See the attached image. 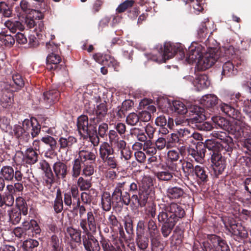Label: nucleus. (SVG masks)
I'll return each mask as SVG.
<instances>
[{
  "mask_svg": "<svg viewBox=\"0 0 251 251\" xmlns=\"http://www.w3.org/2000/svg\"><path fill=\"white\" fill-rule=\"evenodd\" d=\"M205 146L211 151L210 154L212 166L215 175L218 176L222 173L226 166L225 158L220 153L221 145L211 140H207L205 142Z\"/></svg>",
  "mask_w": 251,
  "mask_h": 251,
  "instance_id": "obj_1",
  "label": "nucleus"
},
{
  "mask_svg": "<svg viewBox=\"0 0 251 251\" xmlns=\"http://www.w3.org/2000/svg\"><path fill=\"white\" fill-rule=\"evenodd\" d=\"M152 185V182L150 177H145L142 179V185L139 186V195H133L131 197V201L136 206L145 205Z\"/></svg>",
  "mask_w": 251,
  "mask_h": 251,
  "instance_id": "obj_2",
  "label": "nucleus"
},
{
  "mask_svg": "<svg viewBox=\"0 0 251 251\" xmlns=\"http://www.w3.org/2000/svg\"><path fill=\"white\" fill-rule=\"evenodd\" d=\"M97 121H95V118H90V123L88 118L85 115H81L77 119V126L79 134L82 136H90L94 133H96Z\"/></svg>",
  "mask_w": 251,
  "mask_h": 251,
  "instance_id": "obj_3",
  "label": "nucleus"
},
{
  "mask_svg": "<svg viewBox=\"0 0 251 251\" xmlns=\"http://www.w3.org/2000/svg\"><path fill=\"white\" fill-rule=\"evenodd\" d=\"M114 150L106 142L100 145L99 149L100 158L105 166L111 169H115L117 166V160L114 155Z\"/></svg>",
  "mask_w": 251,
  "mask_h": 251,
  "instance_id": "obj_4",
  "label": "nucleus"
},
{
  "mask_svg": "<svg viewBox=\"0 0 251 251\" xmlns=\"http://www.w3.org/2000/svg\"><path fill=\"white\" fill-rule=\"evenodd\" d=\"M160 209L159 212L166 213L168 217L167 218L172 221L174 220L176 223L179 219L183 218L185 215L183 208L179 204L175 202H172L168 205L161 204Z\"/></svg>",
  "mask_w": 251,
  "mask_h": 251,
  "instance_id": "obj_5",
  "label": "nucleus"
},
{
  "mask_svg": "<svg viewBox=\"0 0 251 251\" xmlns=\"http://www.w3.org/2000/svg\"><path fill=\"white\" fill-rule=\"evenodd\" d=\"M219 58L218 51L216 49H210L197 61L198 69L205 70L211 67Z\"/></svg>",
  "mask_w": 251,
  "mask_h": 251,
  "instance_id": "obj_6",
  "label": "nucleus"
},
{
  "mask_svg": "<svg viewBox=\"0 0 251 251\" xmlns=\"http://www.w3.org/2000/svg\"><path fill=\"white\" fill-rule=\"evenodd\" d=\"M234 121L230 123L227 132L234 135L237 139H240L244 135V130L246 125L243 118L240 115L239 119H234Z\"/></svg>",
  "mask_w": 251,
  "mask_h": 251,
  "instance_id": "obj_7",
  "label": "nucleus"
},
{
  "mask_svg": "<svg viewBox=\"0 0 251 251\" xmlns=\"http://www.w3.org/2000/svg\"><path fill=\"white\" fill-rule=\"evenodd\" d=\"M203 48L200 44L194 42L190 47L187 56L186 61L189 63H197L202 56Z\"/></svg>",
  "mask_w": 251,
  "mask_h": 251,
  "instance_id": "obj_8",
  "label": "nucleus"
},
{
  "mask_svg": "<svg viewBox=\"0 0 251 251\" xmlns=\"http://www.w3.org/2000/svg\"><path fill=\"white\" fill-rule=\"evenodd\" d=\"M80 226L84 233L88 234L90 231L96 230V223L93 213L90 211L87 213V218L80 220Z\"/></svg>",
  "mask_w": 251,
  "mask_h": 251,
  "instance_id": "obj_9",
  "label": "nucleus"
},
{
  "mask_svg": "<svg viewBox=\"0 0 251 251\" xmlns=\"http://www.w3.org/2000/svg\"><path fill=\"white\" fill-rule=\"evenodd\" d=\"M167 215L163 212H159L158 215V220L159 222L163 223L161 228V232L165 237H167L171 232L172 229L176 223L167 218Z\"/></svg>",
  "mask_w": 251,
  "mask_h": 251,
  "instance_id": "obj_10",
  "label": "nucleus"
},
{
  "mask_svg": "<svg viewBox=\"0 0 251 251\" xmlns=\"http://www.w3.org/2000/svg\"><path fill=\"white\" fill-rule=\"evenodd\" d=\"M175 53V50L170 44H165L163 51L159 53L158 56H153L151 59L159 63H163L166 60L173 57Z\"/></svg>",
  "mask_w": 251,
  "mask_h": 251,
  "instance_id": "obj_11",
  "label": "nucleus"
},
{
  "mask_svg": "<svg viewBox=\"0 0 251 251\" xmlns=\"http://www.w3.org/2000/svg\"><path fill=\"white\" fill-rule=\"evenodd\" d=\"M188 79L192 81L194 86L197 91H201L207 88L210 85L208 76L205 75H196L194 79L192 76H188Z\"/></svg>",
  "mask_w": 251,
  "mask_h": 251,
  "instance_id": "obj_12",
  "label": "nucleus"
},
{
  "mask_svg": "<svg viewBox=\"0 0 251 251\" xmlns=\"http://www.w3.org/2000/svg\"><path fill=\"white\" fill-rule=\"evenodd\" d=\"M203 112V108L196 105L192 106L190 108L189 120L192 123H201L205 118Z\"/></svg>",
  "mask_w": 251,
  "mask_h": 251,
  "instance_id": "obj_13",
  "label": "nucleus"
},
{
  "mask_svg": "<svg viewBox=\"0 0 251 251\" xmlns=\"http://www.w3.org/2000/svg\"><path fill=\"white\" fill-rule=\"evenodd\" d=\"M189 154L192 156L195 161L200 163H202L205 156V149L202 145L197 146L195 148H189Z\"/></svg>",
  "mask_w": 251,
  "mask_h": 251,
  "instance_id": "obj_14",
  "label": "nucleus"
},
{
  "mask_svg": "<svg viewBox=\"0 0 251 251\" xmlns=\"http://www.w3.org/2000/svg\"><path fill=\"white\" fill-rule=\"evenodd\" d=\"M93 58L97 62L106 67H115L117 65L116 61L109 55L98 53L93 55Z\"/></svg>",
  "mask_w": 251,
  "mask_h": 251,
  "instance_id": "obj_15",
  "label": "nucleus"
},
{
  "mask_svg": "<svg viewBox=\"0 0 251 251\" xmlns=\"http://www.w3.org/2000/svg\"><path fill=\"white\" fill-rule=\"evenodd\" d=\"M53 170L58 179H64L68 173L67 165L61 161L56 162L53 164Z\"/></svg>",
  "mask_w": 251,
  "mask_h": 251,
  "instance_id": "obj_16",
  "label": "nucleus"
},
{
  "mask_svg": "<svg viewBox=\"0 0 251 251\" xmlns=\"http://www.w3.org/2000/svg\"><path fill=\"white\" fill-rule=\"evenodd\" d=\"M96 157V156L95 152L90 151L88 148H82L78 151V156L76 158L78 159L80 162L84 164L87 161L90 162L95 161Z\"/></svg>",
  "mask_w": 251,
  "mask_h": 251,
  "instance_id": "obj_17",
  "label": "nucleus"
},
{
  "mask_svg": "<svg viewBox=\"0 0 251 251\" xmlns=\"http://www.w3.org/2000/svg\"><path fill=\"white\" fill-rule=\"evenodd\" d=\"M167 167L170 170V171L165 169L157 173L156 176L159 179L163 181H168L172 179L173 177V173L171 171L173 172L176 171V165L175 163H174L170 164L168 163Z\"/></svg>",
  "mask_w": 251,
  "mask_h": 251,
  "instance_id": "obj_18",
  "label": "nucleus"
},
{
  "mask_svg": "<svg viewBox=\"0 0 251 251\" xmlns=\"http://www.w3.org/2000/svg\"><path fill=\"white\" fill-rule=\"evenodd\" d=\"M109 140L112 146L121 151L126 149V143L125 141L120 139L117 132L114 130H110L109 132Z\"/></svg>",
  "mask_w": 251,
  "mask_h": 251,
  "instance_id": "obj_19",
  "label": "nucleus"
},
{
  "mask_svg": "<svg viewBox=\"0 0 251 251\" xmlns=\"http://www.w3.org/2000/svg\"><path fill=\"white\" fill-rule=\"evenodd\" d=\"M219 106L221 110L223 113L233 119H239L240 117L241 114L240 112L230 105L225 103H221Z\"/></svg>",
  "mask_w": 251,
  "mask_h": 251,
  "instance_id": "obj_20",
  "label": "nucleus"
},
{
  "mask_svg": "<svg viewBox=\"0 0 251 251\" xmlns=\"http://www.w3.org/2000/svg\"><path fill=\"white\" fill-rule=\"evenodd\" d=\"M193 175L196 176L198 181L201 182H206L208 180V173L207 169L203 166L198 165L194 167Z\"/></svg>",
  "mask_w": 251,
  "mask_h": 251,
  "instance_id": "obj_21",
  "label": "nucleus"
},
{
  "mask_svg": "<svg viewBox=\"0 0 251 251\" xmlns=\"http://www.w3.org/2000/svg\"><path fill=\"white\" fill-rule=\"evenodd\" d=\"M61 61L60 57L56 53L49 54L47 57V68L50 71L56 70L58 69V64Z\"/></svg>",
  "mask_w": 251,
  "mask_h": 251,
  "instance_id": "obj_22",
  "label": "nucleus"
},
{
  "mask_svg": "<svg viewBox=\"0 0 251 251\" xmlns=\"http://www.w3.org/2000/svg\"><path fill=\"white\" fill-rule=\"evenodd\" d=\"M38 153L33 148H28L23 157L24 161L28 164H34L38 161Z\"/></svg>",
  "mask_w": 251,
  "mask_h": 251,
  "instance_id": "obj_23",
  "label": "nucleus"
},
{
  "mask_svg": "<svg viewBox=\"0 0 251 251\" xmlns=\"http://www.w3.org/2000/svg\"><path fill=\"white\" fill-rule=\"evenodd\" d=\"M44 100L49 105H50L59 100V92L56 89H52L44 93Z\"/></svg>",
  "mask_w": 251,
  "mask_h": 251,
  "instance_id": "obj_24",
  "label": "nucleus"
},
{
  "mask_svg": "<svg viewBox=\"0 0 251 251\" xmlns=\"http://www.w3.org/2000/svg\"><path fill=\"white\" fill-rule=\"evenodd\" d=\"M83 244L87 251H100V250L98 240L94 238L83 239Z\"/></svg>",
  "mask_w": 251,
  "mask_h": 251,
  "instance_id": "obj_25",
  "label": "nucleus"
},
{
  "mask_svg": "<svg viewBox=\"0 0 251 251\" xmlns=\"http://www.w3.org/2000/svg\"><path fill=\"white\" fill-rule=\"evenodd\" d=\"M219 101L218 98L213 94H208L202 97L201 103L207 108H213L216 106Z\"/></svg>",
  "mask_w": 251,
  "mask_h": 251,
  "instance_id": "obj_26",
  "label": "nucleus"
},
{
  "mask_svg": "<svg viewBox=\"0 0 251 251\" xmlns=\"http://www.w3.org/2000/svg\"><path fill=\"white\" fill-rule=\"evenodd\" d=\"M107 108L105 103H101L97 106L93 111L94 117L95 118V121H98V124L100 122V120L105 116L107 113Z\"/></svg>",
  "mask_w": 251,
  "mask_h": 251,
  "instance_id": "obj_27",
  "label": "nucleus"
},
{
  "mask_svg": "<svg viewBox=\"0 0 251 251\" xmlns=\"http://www.w3.org/2000/svg\"><path fill=\"white\" fill-rule=\"evenodd\" d=\"M212 120L216 128H221L226 131L229 130L230 123L225 118L216 116L212 118Z\"/></svg>",
  "mask_w": 251,
  "mask_h": 251,
  "instance_id": "obj_28",
  "label": "nucleus"
},
{
  "mask_svg": "<svg viewBox=\"0 0 251 251\" xmlns=\"http://www.w3.org/2000/svg\"><path fill=\"white\" fill-rule=\"evenodd\" d=\"M0 174L4 180L10 181L14 178V170L11 166H4L1 168Z\"/></svg>",
  "mask_w": 251,
  "mask_h": 251,
  "instance_id": "obj_29",
  "label": "nucleus"
},
{
  "mask_svg": "<svg viewBox=\"0 0 251 251\" xmlns=\"http://www.w3.org/2000/svg\"><path fill=\"white\" fill-rule=\"evenodd\" d=\"M76 139L72 136L60 137L59 140L60 148L62 149H69L76 142Z\"/></svg>",
  "mask_w": 251,
  "mask_h": 251,
  "instance_id": "obj_30",
  "label": "nucleus"
},
{
  "mask_svg": "<svg viewBox=\"0 0 251 251\" xmlns=\"http://www.w3.org/2000/svg\"><path fill=\"white\" fill-rule=\"evenodd\" d=\"M155 124L159 126H165L167 125L171 129L174 126L173 119L169 118L167 121L165 116L163 115L159 116L156 118Z\"/></svg>",
  "mask_w": 251,
  "mask_h": 251,
  "instance_id": "obj_31",
  "label": "nucleus"
},
{
  "mask_svg": "<svg viewBox=\"0 0 251 251\" xmlns=\"http://www.w3.org/2000/svg\"><path fill=\"white\" fill-rule=\"evenodd\" d=\"M23 226L25 230L31 229L35 234H39L41 232V229L36 221L31 220L29 222L24 221L23 224Z\"/></svg>",
  "mask_w": 251,
  "mask_h": 251,
  "instance_id": "obj_32",
  "label": "nucleus"
},
{
  "mask_svg": "<svg viewBox=\"0 0 251 251\" xmlns=\"http://www.w3.org/2000/svg\"><path fill=\"white\" fill-rule=\"evenodd\" d=\"M126 184V181L119 182L117 183L116 187L112 194V198L116 202L118 203L122 201V190H124V187Z\"/></svg>",
  "mask_w": 251,
  "mask_h": 251,
  "instance_id": "obj_33",
  "label": "nucleus"
},
{
  "mask_svg": "<svg viewBox=\"0 0 251 251\" xmlns=\"http://www.w3.org/2000/svg\"><path fill=\"white\" fill-rule=\"evenodd\" d=\"M111 197L109 193L105 192L103 193L101 198V205L102 209L108 211L111 207Z\"/></svg>",
  "mask_w": 251,
  "mask_h": 251,
  "instance_id": "obj_34",
  "label": "nucleus"
},
{
  "mask_svg": "<svg viewBox=\"0 0 251 251\" xmlns=\"http://www.w3.org/2000/svg\"><path fill=\"white\" fill-rule=\"evenodd\" d=\"M137 238L136 242L138 247L142 251H145L148 246L149 239L148 238L145 236L144 233H136Z\"/></svg>",
  "mask_w": 251,
  "mask_h": 251,
  "instance_id": "obj_35",
  "label": "nucleus"
},
{
  "mask_svg": "<svg viewBox=\"0 0 251 251\" xmlns=\"http://www.w3.org/2000/svg\"><path fill=\"white\" fill-rule=\"evenodd\" d=\"M4 25L12 33L16 32L17 29L22 30L24 29V25L17 21L7 20L4 22Z\"/></svg>",
  "mask_w": 251,
  "mask_h": 251,
  "instance_id": "obj_36",
  "label": "nucleus"
},
{
  "mask_svg": "<svg viewBox=\"0 0 251 251\" xmlns=\"http://www.w3.org/2000/svg\"><path fill=\"white\" fill-rule=\"evenodd\" d=\"M13 131L16 137L20 138L19 145L26 146L25 144L27 142H25V135H24V131L22 126L19 125H15L13 128Z\"/></svg>",
  "mask_w": 251,
  "mask_h": 251,
  "instance_id": "obj_37",
  "label": "nucleus"
},
{
  "mask_svg": "<svg viewBox=\"0 0 251 251\" xmlns=\"http://www.w3.org/2000/svg\"><path fill=\"white\" fill-rule=\"evenodd\" d=\"M82 163L80 162L78 159L76 158L72 162V168L71 170V176L73 178H77L79 176L81 171Z\"/></svg>",
  "mask_w": 251,
  "mask_h": 251,
  "instance_id": "obj_38",
  "label": "nucleus"
},
{
  "mask_svg": "<svg viewBox=\"0 0 251 251\" xmlns=\"http://www.w3.org/2000/svg\"><path fill=\"white\" fill-rule=\"evenodd\" d=\"M236 73L237 70L234 69V67L232 62L227 61L224 63L223 66V75L229 76L231 75H235Z\"/></svg>",
  "mask_w": 251,
  "mask_h": 251,
  "instance_id": "obj_39",
  "label": "nucleus"
},
{
  "mask_svg": "<svg viewBox=\"0 0 251 251\" xmlns=\"http://www.w3.org/2000/svg\"><path fill=\"white\" fill-rule=\"evenodd\" d=\"M66 234L69 236L71 240L75 242H79L81 240V231L75 229L72 227H68L67 228Z\"/></svg>",
  "mask_w": 251,
  "mask_h": 251,
  "instance_id": "obj_40",
  "label": "nucleus"
},
{
  "mask_svg": "<svg viewBox=\"0 0 251 251\" xmlns=\"http://www.w3.org/2000/svg\"><path fill=\"white\" fill-rule=\"evenodd\" d=\"M76 184L81 191L88 190L92 186L91 179H86L82 176L78 177Z\"/></svg>",
  "mask_w": 251,
  "mask_h": 251,
  "instance_id": "obj_41",
  "label": "nucleus"
},
{
  "mask_svg": "<svg viewBox=\"0 0 251 251\" xmlns=\"http://www.w3.org/2000/svg\"><path fill=\"white\" fill-rule=\"evenodd\" d=\"M33 126L32 121L29 119H25L23 122V128L24 131V135H25V142H28L30 138V132Z\"/></svg>",
  "mask_w": 251,
  "mask_h": 251,
  "instance_id": "obj_42",
  "label": "nucleus"
},
{
  "mask_svg": "<svg viewBox=\"0 0 251 251\" xmlns=\"http://www.w3.org/2000/svg\"><path fill=\"white\" fill-rule=\"evenodd\" d=\"M183 194L182 189L180 188L174 187L170 188L167 190V195L172 199H178Z\"/></svg>",
  "mask_w": 251,
  "mask_h": 251,
  "instance_id": "obj_43",
  "label": "nucleus"
},
{
  "mask_svg": "<svg viewBox=\"0 0 251 251\" xmlns=\"http://www.w3.org/2000/svg\"><path fill=\"white\" fill-rule=\"evenodd\" d=\"M13 101L12 94L7 92L2 96L0 100V103L3 107L8 108L11 105Z\"/></svg>",
  "mask_w": 251,
  "mask_h": 251,
  "instance_id": "obj_44",
  "label": "nucleus"
},
{
  "mask_svg": "<svg viewBox=\"0 0 251 251\" xmlns=\"http://www.w3.org/2000/svg\"><path fill=\"white\" fill-rule=\"evenodd\" d=\"M173 110L179 114H184L187 112V109L185 105L179 100L174 101L173 103Z\"/></svg>",
  "mask_w": 251,
  "mask_h": 251,
  "instance_id": "obj_45",
  "label": "nucleus"
},
{
  "mask_svg": "<svg viewBox=\"0 0 251 251\" xmlns=\"http://www.w3.org/2000/svg\"><path fill=\"white\" fill-rule=\"evenodd\" d=\"M100 243L103 251H123L119 246L114 247L108 240L103 239Z\"/></svg>",
  "mask_w": 251,
  "mask_h": 251,
  "instance_id": "obj_46",
  "label": "nucleus"
},
{
  "mask_svg": "<svg viewBox=\"0 0 251 251\" xmlns=\"http://www.w3.org/2000/svg\"><path fill=\"white\" fill-rule=\"evenodd\" d=\"M166 140L167 143V148L169 149L176 147L177 144L179 142V139L176 134L172 133L167 136Z\"/></svg>",
  "mask_w": 251,
  "mask_h": 251,
  "instance_id": "obj_47",
  "label": "nucleus"
},
{
  "mask_svg": "<svg viewBox=\"0 0 251 251\" xmlns=\"http://www.w3.org/2000/svg\"><path fill=\"white\" fill-rule=\"evenodd\" d=\"M16 203L18 210L21 211L24 215H27L28 208L25 200L22 197H18L16 200Z\"/></svg>",
  "mask_w": 251,
  "mask_h": 251,
  "instance_id": "obj_48",
  "label": "nucleus"
},
{
  "mask_svg": "<svg viewBox=\"0 0 251 251\" xmlns=\"http://www.w3.org/2000/svg\"><path fill=\"white\" fill-rule=\"evenodd\" d=\"M211 134L213 137L219 139L225 143H228L231 142L232 140L231 138L224 132L215 131Z\"/></svg>",
  "mask_w": 251,
  "mask_h": 251,
  "instance_id": "obj_49",
  "label": "nucleus"
},
{
  "mask_svg": "<svg viewBox=\"0 0 251 251\" xmlns=\"http://www.w3.org/2000/svg\"><path fill=\"white\" fill-rule=\"evenodd\" d=\"M53 208L56 213L60 212L63 208V201L60 192H57L56 197L55 199Z\"/></svg>",
  "mask_w": 251,
  "mask_h": 251,
  "instance_id": "obj_50",
  "label": "nucleus"
},
{
  "mask_svg": "<svg viewBox=\"0 0 251 251\" xmlns=\"http://www.w3.org/2000/svg\"><path fill=\"white\" fill-rule=\"evenodd\" d=\"M9 216L12 223L17 224L19 223L21 219V211L17 209H13L9 212Z\"/></svg>",
  "mask_w": 251,
  "mask_h": 251,
  "instance_id": "obj_51",
  "label": "nucleus"
},
{
  "mask_svg": "<svg viewBox=\"0 0 251 251\" xmlns=\"http://www.w3.org/2000/svg\"><path fill=\"white\" fill-rule=\"evenodd\" d=\"M149 232L151 244L155 247L158 246L159 243V237L160 234L159 230L158 229H155L154 230L149 231Z\"/></svg>",
  "mask_w": 251,
  "mask_h": 251,
  "instance_id": "obj_52",
  "label": "nucleus"
},
{
  "mask_svg": "<svg viewBox=\"0 0 251 251\" xmlns=\"http://www.w3.org/2000/svg\"><path fill=\"white\" fill-rule=\"evenodd\" d=\"M180 162L182 163V169L185 174L188 175L193 173L194 167L191 162L185 160L183 161L180 160Z\"/></svg>",
  "mask_w": 251,
  "mask_h": 251,
  "instance_id": "obj_53",
  "label": "nucleus"
},
{
  "mask_svg": "<svg viewBox=\"0 0 251 251\" xmlns=\"http://www.w3.org/2000/svg\"><path fill=\"white\" fill-rule=\"evenodd\" d=\"M39 245L38 241L34 239H29L25 241L23 244V247L26 251H30L32 249L37 247Z\"/></svg>",
  "mask_w": 251,
  "mask_h": 251,
  "instance_id": "obj_54",
  "label": "nucleus"
},
{
  "mask_svg": "<svg viewBox=\"0 0 251 251\" xmlns=\"http://www.w3.org/2000/svg\"><path fill=\"white\" fill-rule=\"evenodd\" d=\"M134 3V1L133 0H126L118 6L116 11L119 13H122L128 8L131 7Z\"/></svg>",
  "mask_w": 251,
  "mask_h": 251,
  "instance_id": "obj_55",
  "label": "nucleus"
},
{
  "mask_svg": "<svg viewBox=\"0 0 251 251\" xmlns=\"http://www.w3.org/2000/svg\"><path fill=\"white\" fill-rule=\"evenodd\" d=\"M140 117L135 113H131L127 116L126 123L130 126L136 125L139 121Z\"/></svg>",
  "mask_w": 251,
  "mask_h": 251,
  "instance_id": "obj_56",
  "label": "nucleus"
},
{
  "mask_svg": "<svg viewBox=\"0 0 251 251\" xmlns=\"http://www.w3.org/2000/svg\"><path fill=\"white\" fill-rule=\"evenodd\" d=\"M178 133L180 137H182L185 140H188L190 142L192 131L193 129H188L187 128L177 129Z\"/></svg>",
  "mask_w": 251,
  "mask_h": 251,
  "instance_id": "obj_57",
  "label": "nucleus"
},
{
  "mask_svg": "<svg viewBox=\"0 0 251 251\" xmlns=\"http://www.w3.org/2000/svg\"><path fill=\"white\" fill-rule=\"evenodd\" d=\"M41 141L47 145H49L51 150H54L56 148V142L55 139L50 136L42 137Z\"/></svg>",
  "mask_w": 251,
  "mask_h": 251,
  "instance_id": "obj_58",
  "label": "nucleus"
},
{
  "mask_svg": "<svg viewBox=\"0 0 251 251\" xmlns=\"http://www.w3.org/2000/svg\"><path fill=\"white\" fill-rule=\"evenodd\" d=\"M82 171V175L86 177L90 176L94 173V167L92 164H84Z\"/></svg>",
  "mask_w": 251,
  "mask_h": 251,
  "instance_id": "obj_59",
  "label": "nucleus"
},
{
  "mask_svg": "<svg viewBox=\"0 0 251 251\" xmlns=\"http://www.w3.org/2000/svg\"><path fill=\"white\" fill-rule=\"evenodd\" d=\"M1 40L5 46L9 47L12 46L15 43V39L14 37L8 34L2 35Z\"/></svg>",
  "mask_w": 251,
  "mask_h": 251,
  "instance_id": "obj_60",
  "label": "nucleus"
},
{
  "mask_svg": "<svg viewBox=\"0 0 251 251\" xmlns=\"http://www.w3.org/2000/svg\"><path fill=\"white\" fill-rule=\"evenodd\" d=\"M207 33L206 25L205 23H203L197 31L198 37L201 39H204L206 38Z\"/></svg>",
  "mask_w": 251,
  "mask_h": 251,
  "instance_id": "obj_61",
  "label": "nucleus"
},
{
  "mask_svg": "<svg viewBox=\"0 0 251 251\" xmlns=\"http://www.w3.org/2000/svg\"><path fill=\"white\" fill-rule=\"evenodd\" d=\"M12 80L14 83L20 87L24 85V81L21 75L18 73H15L12 75Z\"/></svg>",
  "mask_w": 251,
  "mask_h": 251,
  "instance_id": "obj_62",
  "label": "nucleus"
},
{
  "mask_svg": "<svg viewBox=\"0 0 251 251\" xmlns=\"http://www.w3.org/2000/svg\"><path fill=\"white\" fill-rule=\"evenodd\" d=\"M167 156L168 162L177 161L179 157V152L175 150H170L168 152Z\"/></svg>",
  "mask_w": 251,
  "mask_h": 251,
  "instance_id": "obj_63",
  "label": "nucleus"
},
{
  "mask_svg": "<svg viewBox=\"0 0 251 251\" xmlns=\"http://www.w3.org/2000/svg\"><path fill=\"white\" fill-rule=\"evenodd\" d=\"M230 228L233 234L236 235L241 236L242 234V229L243 227L238 223L230 225Z\"/></svg>",
  "mask_w": 251,
  "mask_h": 251,
  "instance_id": "obj_64",
  "label": "nucleus"
}]
</instances>
